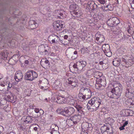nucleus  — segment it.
<instances>
[{"instance_id": "45", "label": "nucleus", "mask_w": 134, "mask_h": 134, "mask_svg": "<svg viewBox=\"0 0 134 134\" xmlns=\"http://www.w3.org/2000/svg\"><path fill=\"white\" fill-rule=\"evenodd\" d=\"M130 2L131 7L134 9V0H130Z\"/></svg>"}, {"instance_id": "64", "label": "nucleus", "mask_w": 134, "mask_h": 134, "mask_svg": "<svg viewBox=\"0 0 134 134\" xmlns=\"http://www.w3.org/2000/svg\"><path fill=\"white\" fill-rule=\"evenodd\" d=\"M99 64L101 65H102L103 64V62L102 61H101L99 62Z\"/></svg>"}, {"instance_id": "25", "label": "nucleus", "mask_w": 134, "mask_h": 134, "mask_svg": "<svg viewBox=\"0 0 134 134\" xmlns=\"http://www.w3.org/2000/svg\"><path fill=\"white\" fill-rule=\"evenodd\" d=\"M121 61V60L119 58H115L113 60V64L115 66H118L119 65Z\"/></svg>"}, {"instance_id": "43", "label": "nucleus", "mask_w": 134, "mask_h": 134, "mask_svg": "<svg viewBox=\"0 0 134 134\" xmlns=\"http://www.w3.org/2000/svg\"><path fill=\"white\" fill-rule=\"evenodd\" d=\"M130 59H128V61L127 62H128V63H127V64H130V63L131 64H133V60L132 59V57H130Z\"/></svg>"}, {"instance_id": "38", "label": "nucleus", "mask_w": 134, "mask_h": 134, "mask_svg": "<svg viewBox=\"0 0 134 134\" xmlns=\"http://www.w3.org/2000/svg\"><path fill=\"white\" fill-rule=\"evenodd\" d=\"M81 66H82V67L83 69V68L85 67L86 65V62L85 61H79Z\"/></svg>"}, {"instance_id": "12", "label": "nucleus", "mask_w": 134, "mask_h": 134, "mask_svg": "<svg viewBox=\"0 0 134 134\" xmlns=\"http://www.w3.org/2000/svg\"><path fill=\"white\" fill-rule=\"evenodd\" d=\"M74 108L72 107H66L64 108V116H68L70 115L74 112Z\"/></svg>"}, {"instance_id": "41", "label": "nucleus", "mask_w": 134, "mask_h": 134, "mask_svg": "<svg viewBox=\"0 0 134 134\" xmlns=\"http://www.w3.org/2000/svg\"><path fill=\"white\" fill-rule=\"evenodd\" d=\"M108 9L109 11H112V10L114 8V7L113 5H107Z\"/></svg>"}, {"instance_id": "63", "label": "nucleus", "mask_w": 134, "mask_h": 134, "mask_svg": "<svg viewBox=\"0 0 134 134\" xmlns=\"http://www.w3.org/2000/svg\"><path fill=\"white\" fill-rule=\"evenodd\" d=\"M25 63L26 64H28L29 63V62H28V60H26L25 61Z\"/></svg>"}, {"instance_id": "27", "label": "nucleus", "mask_w": 134, "mask_h": 134, "mask_svg": "<svg viewBox=\"0 0 134 134\" xmlns=\"http://www.w3.org/2000/svg\"><path fill=\"white\" fill-rule=\"evenodd\" d=\"M78 96V99L80 101L83 102L84 101L86 100L87 99L86 97L82 94V93H79Z\"/></svg>"}, {"instance_id": "20", "label": "nucleus", "mask_w": 134, "mask_h": 134, "mask_svg": "<svg viewBox=\"0 0 134 134\" xmlns=\"http://www.w3.org/2000/svg\"><path fill=\"white\" fill-rule=\"evenodd\" d=\"M75 107L77 109V111L79 113H80L81 114L83 113V108L81 104H80L79 103H76V104Z\"/></svg>"}, {"instance_id": "17", "label": "nucleus", "mask_w": 134, "mask_h": 134, "mask_svg": "<svg viewBox=\"0 0 134 134\" xmlns=\"http://www.w3.org/2000/svg\"><path fill=\"white\" fill-rule=\"evenodd\" d=\"M81 118V115L79 114H76L73 116L71 118V119L74 121L75 124H76L80 120Z\"/></svg>"}, {"instance_id": "54", "label": "nucleus", "mask_w": 134, "mask_h": 134, "mask_svg": "<svg viewBox=\"0 0 134 134\" xmlns=\"http://www.w3.org/2000/svg\"><path fill=\"white\" fill-rule=\"evenodd\" d=\"M128 124V121H126L123 124V125L125 126V127L126 126L127 124Z\"/></svg>"}, {"instance_id": "24", "label": "nucleus", "mask_w": 134, "mask_h": 134, "mask_svg": "<svg viewBox=\"0 0 134 134\" xmlns=\"http://www.w3.org/2000/svg\"><path fill=\"white\" fill-rule=\"evenodd\" d=\"M125 103L129 107H134V101H132L130 98L126 100Z\"/></svg>"}, {"instance_id": "5", "label": "nucleus", "mask_w": 134, "mask_h": 134, "mask_svg": "<svg viewBox=\"0 0 134 134\" xmlns=\"http://www.w3.org/2000/svg\"><path fill=\"white\" fill-rule=\"evenodd\" d=\"M82 93L88 99L92 96V93L90 89L86 87H82L80 91V93Z\"/></svg>"}, {"instance_id": "28", "label": "nucleus", "mask_w": 134, "mask_h": 134, "mask_svg": "<svg viewBox=\"0 0 134 134\" xmlns=\"http://www.w3.org/2000/svg\"><path fill=\"white\" fill-rule=\"evenodd\" d=\"M109 128L108 127L107 125L105 124L104 126L101 127V132H109Z\"/></svg>"}, {"instance_id": "46", "label": "nucleus", "mask_w": 134, "mask_h": 134, "mask_svg": "<svg viewBox=\"0 0 134 134\" xmlns=\"http://www.w3.org/2000/svg\"><path fill=\"white\" fill-rule=\"evenodd\" d=\"M97 1L101 4H105V0H97Z\"/></svg>"}, {"instance_id": "14", "label": "nucleus", "mask_w": 134, "mask_h": 134, "mask_svg": "<svg viewBox=\"0 0 134 134\" xmlns=\"http://www.w3.org/2000/svg\"><path fill=\"white\" fill-rule=\"evenodd\" d=\"M14 77L15 81L18 82L22 80L23 75L21 71H17L15 74Z\"/></svg>"}, {"instance_id": "44", "label": "nucleus", "mask_w": 134, "mask_h": 134, "mask_svg": "<svg viewBox=\"0 0 134 134\" xmlns=\"http://www.w3.org/2000/svg\"><path fill=\"white\" fill-rule=\"evenodd\" d=\"M101 8L102 10L104 11H109L107 5L106 6H103Z\"/></svg>"}, {"instance_id": "50", "label": "nucleus", "mask_w": 134, "mask_h": 134, "mask_svg": "<svg viewBox=\"0 0 134 134\" xmlns=\"http://www.w3.org/2000/svg\"><path fill=\"white\" fill-rule=\"evenodd\" d=\"M125 127L123 125L122 126H121L120 127H119V129L121 131L122 130H125Z\"/></svg>"}, {"instance_id": "56", "label": "nucleus", "mask_w": 134, "mask_h": 134, "mask_svg": "<svg viewBox=\"0 0 134 134\" xmlns=\"http://www.w3.org/2000/svg\"><path fill=\"white\" fill-rule=\"evenodd\" d=\"M35 111L36 113H38L39 112V110L38 109L36 108L34 110Z\"/></svg>"}, {"instance_id": "3", "label": "nucleus", "mask_w": 134, "mask_h": 134, "mask_svg": "<svg viewBox=\"0 0 134 134\" xmlns=\"http://www.w3.org/2000/svg\"><path fill=\"white\" fill-rule=\"evenodd\" d=\"M77 52L74 48H71L66 51V55L68 58H71L72 59H76L77 56Z\"/></svg>"}, {"instance_id": "1", "label": "nucleus", "mask_w": 134, "mask_h": 134, "mask_svg": "<svg viewBox=\"0 0 134 134\" xmlns=\"http://www.w3.org/2000/svg\"><path fill=\"white\" fill-rule=\"evenodd\" d=\"M101 99L98 98L94 97L88 102V103L91 106L90 108H88V110L90 111H96L101 104Z\"/></svg>"}, {"instance_id": "59", "label": "nucleus", "mask_w": 134, "mask_h": 134, "mask_svg": "<svg viewBox=\"0 0 134 134\" xmlns=\"http://www.w3.org/2000/svg\"><path fill=\"white\" fill-rule=\"evenodd\" d=\"M68 36L67 35H65L64 36V39H66L68 38Z\"/></svg>"}, {"instance_id": "18", "label": "nucleus", "mask_w": 134, "mask_h": 134, "mask_svg": "<svg viewBox=\"0 0 134 134\" xmlns=\"http://www.w3.org/2000/svg\"><path fill=\"white\" fill-rule=\"evenodd\" d=\"M102 49L105 54L110 53V47L108 44H105L102 47Z\"/></svg>"}, {"instance_id": "19", "label": "nucleus", "mask_w": 134, "mask_h": 134, "mask_svg": "<svg viewBox=\"0 0 134 134\" xmlns=\"http://www.w3.org/2000/svg\"><path fill=\"white\" fill-rule=\"evenodd\" d=\"M29 26L31 29H34L38 26V24L36 21L34 20H30L29 22Z\"/></svg>"}, {"instance_id": "47", "label": "nucleus", "mask_w": 134, "mask_h": 134, "mask_svg": "<svg viewBox=\"0 0 134 134\" xmlns=\"http://www.w3.org/2000/svg\"><path fill=\"white\" fill-rule=\"evenodd\" d=\"M63 14L62 13H59V15H58V17L60 19L63 18H64L63 16Z\"/></svg>"}, {"instance_id": "22", "label": "nucleus", "mask_w": 134, "mask_h": 134, "mask_svg": "<svg viewBox=\"0 0 134 134\" xmlns=\"http://www.w3.org/2000/svg\"><path fill=\"white\" fill-rule=\"evenodd\" d=\"M71 14L75 17H79L82 15V13L81 11L76 10L71 12Z\"/></svg>"}, {"instance_id": "23", "label": "nucleus", "mask_w": 134, "mask_h": 134, "mask_svg": "<svg viewBox=\"0 0 134 134\" xmlns=\"http://www.w3.org/2000/svg\"><path fill=\"white\" fill-rule=\"evenodd\" d=\"M62 85L59 81H57L53 84V87L55 89H57L61 87Z\"/></svg>"}, {"instance_id": "37", "label": "nucleus", "mask_w": 134, "mask_h": 134, "mask_svg": "<svg viewBox=\"0 0 134 134\" xmlns=\"http://www.w3.org/2000/svg\"><path fill=\"white\" fill-rule=\"evenodd\" d=\"M98 8V6L95 4V2H94V4H93V7H92V10H97Z\"/></svg>"}, {"instance_id": "26", "label": "nucleus", "mask_w": 134, "mask_h": 134, "mask_svg": "<svg viewBox=\"0 0 134 134\" xmlns=\"http://www.w3.org/2000/svg\"><path fill=\"white\" fill-rule=\"evenodd\" d=\"M24 117V119H26V120L24 121V122L27 123H31L33 120L32 117L31 116H28L27 117L25 116Z\"/></svg>"}, {"instance_id": "2", "label": "nucleus", "mask_w": 134, "mask_h": 134, "mask_svg": "<svg viewBox=\"0 0 134 134\" xmlns=\"http://www.w3.org/2000/svg\"><path fill=\"white\" fill-rule=\"evenodd\" d=\"M37 74L36 72L33 70H30L25 73L24 79L27 80L32 81L37 78Z\"/></svg>"}, {"instance_id": "29", "label": "nucleus", "mask_w": 134, "mask_h": 134, "mask_svg": "<svg viewBox=\"0 0 134 134\" xmlns=\"http://www.w3.org/2000/svg\"><path fill=\"white\" fill-rule=\"evenodd\" d=\"M114 92L113 91V89L107 93V95L109 97L115 99L116 96H114Z\"/></svg>"}, {"instance_id": "13", "label": "nucleus", "mask_w": 134, "mask_h": 134, "mask_svg": "<svg viewBox=\"0 0 134 134\" xmlns=\"http://www.w3.org/2000/svg\"><path fill=\"white\" fill-rule=\"evenodd\" d=\"M73 67L75 70L79 72H80L83 71L82 66L79 61L73 65Z\"/></svg>"}, {"instance_id": "8", "label": "nucleus", "mask_w": 134, "mask_h": 134, "mask_svg": "<svg viewBox=\"0 0 134 134\" xmlns=\"http://www.w3.org/2000/svg\"><path fill=\"white\" fill-rule=\"evenodd\" d=\"M66 83L67 84L71 85L73 88L77 87L79 85L77 80L76 78L73 77L69 78Z\"/></svg>"}, {"instance_id": "11", "label": "nucleus", "mask_w": 134, "mask_h": 134, "mask_svg": "<svg viewBox=\"0 0 134 134\" xmlns=\"http://www.w3.org/2000/svg\"><path fill=\"white\" fill-rule=\"evenodd\" d=\"M81 127L83 131H89L92 129L91 124L86 122H83L82 124Z\"/></svg>"}, {"instance_id": "48", "label": "nucleus", "mask_w": 134, "mask_h": 134, "mask_svg": "<svg viewBox=\"0 0 134 134\" xmlns=\"http://www.w3.org/2000/svg\"><path fill=\"white\" fill-rule=\"evenodd\" d=\"M88 131H84L82 130L81 132V134H88Z\"/></svg>"}, {"instance_id": "33", "label": "nucleus", "mask_w": 134, "mask_h": 134, "mask_svg": "<svg viewBox=\"0 0 134 134\" xmlns=\"http://www.w3.org/2000/svg\"><path fill=\"white\" fill-rule=\"evenodd\" d=\"M8 54L7 51H4L1 52V54L4 58H7L8 57Z\"/></svg>"}, {"instance_id": "55", "label": "nucleus", "mask_w": 134, "mask_h": 134, "mask_svg": "<svg viewBox=\"0 0 134 134\" xmlns=\"http://www.w3.org/2000/svg\"><path fill=\"white\" fill-rule=\"evenodd\" d=\"M90 1L89 2H88L87 3V5L89 7L90 5L91 4V1Z\"/></svg>"}, {"instance_id": "57", "label": "nucleus", "mask_w": 134, "mask_h": 134, "mask_svg": "<svg viewBox=\"0 0 134 134\" xmlns=\"http://www.w3.org/2000/svg\"><path fill=\"white\" fill-rule=\"evenodd\" d=\"M111 54V52H110V53H108V54H107V53H106V54H105V55L107 56H108V57H110V54Z\"/></svg>"}, {"instance_id": "6", "label": "nucleus", "mask_w": 134, "mask_h": 134, "mask_svg": "<svg viewBox=\"0 0 134 134\" xmlns=\"http://www.w3.org/2000/svg\"><path fill=\"white\" fill-rule=\"evenodd\" d=\"M119 19L116 17H112L110 18L107 21V25L111 27L113 25L116 26L120 23Z\"/></svg>"}, {"instance_id": "31", "label": "nucleus", "mask_w": 134, "mask_h": 134, "mask_svg": "<svg viewBox=\"0 0 134 134\" xmlns=\"http://www.w3.org/2000/svg\"><path fill=\"white\" fill-rule=\"evenodd\" d=\"M75 102L76 100L74 99L68 98L66 99V103H67L71 105H73L75 104Z\"/></svg>"}, {"instance_id": "7", "label": "nucleus", "mask_w": 134, "mask_h": 134, "mask_svg": "<svg viewBox=\"0 0 134 134\" xmlns=\"http://www.w3.org/2000/svg\"><path fill=\"white\" fill-rule=\"evenodd\" d=\"M48 39L51 43H58L60 40L59 37L54 34L50 35L48 37Z\"/></svg>"}, {"instance_id": "10", "label": "nucleus", "mask_w": 134, "mask_h": 134, "mask_svg": "<svg viewBox=\"0 0 134 134\" xmlns=\"http://www.w3.org/2000/svg\"><path fill=\"white\" fill-rule=\"evenodd\" d=\"M96 41L95 42L97 44H100L105 41V38L103 35L100 34L99 32H98L95 35Z\"/></svg>"}, {"instance_id": "49", "label": "nucleus", "mask_w": 134, "mask_h": 134, "mask_svg": "<svg viewBox=\"0 0 134 134\" xmlns=\"http://www.w3.org/2000/svg\"><path fill=\"white\" fill-rule=\"evenodd\" d=\"M51 134H60L59 132L57 131H55L51 132Z\"/></svg>"}, {"instance_id": "9", "label": "nucleus", "mask_w": 134, "mask_h": 134, "mask_svg": "<svg viewBox=\"0 0 134 134\" xmlns=\"http://www.w3.org/2000/svg\"><path fill=\"white\" fill-rule=\"evenodd\" d=\"M64 23L61 21H55L53 23L54 28L57 30H61L63 28Z\"/></svg>"}, {"instance_id": "4", "label": "nucleus", "mask_w": 134, "mask_h": 134, "mask_svg": "<svg viewBox=\"0 0 134 134\" xmlns=\"http://www.w3.org/2000/svg\"><path fill=\"white\" fill-rule=\"evenodd\" d=\"M122 86L120 84H118L117 86L113 89V91L115 94L114 96H116L115 99H117L120 97L122 93Z\"/></svg>"}, {"instance_id": "58", "label": "nucleus", "mask_w": 134, "mask_h": 134, "mask_svg": "<svg viewBox=\"0 0 134 134\" xmlns=\"http://www.w3.org/2000/svg\"><path fill=\"white\" fill-rule=\"evenodd\" d=\"M41 52H45L46 53V54L47 52L48 53V51L47 50V49H44V51H41Z\"/></svg>"}, {"instance_id": "30", "label": "nucleus", "mask_w": 134, "mask_h": 134, "mask_svg": "<svg viewBox=\"0 0 134 134\" xmlns=\"http://www.w3.org/2000/svg\"><path fill=\"white\" fill-rule=\"evenodd\" d=\"M125 116H132L133 111L130 110L126 109L125 111Z\"/></svg>"}, {"instance_id": "36", "label": "nucleus", "mask_w": 134, "mask_h": 134, "mask_svg": "<svg viewBox=\"0 0 134 134\" xmlns=\"http://www.w3.org/2000/svg\"><path fill=\"white\" fill-rule=\"evenodd\" d=\"M66 122H67L68 125L70 127L73 126L74 124H75L74 121L72 120L71 118L70 119L68 120Z\"/></svg>"}, {"instance_id": "35", "label": "nucleus", "mask_w": 134, "mask_h": 134, "mask_svg": "<svg viewBox=\"0 0 134 134\" xmlns=\"http://www.w3.org/2000/svg\"><path fill=\"white\" fill-rule=\"evenodd\" d=\"M56 111L58 113L64 116V109H63L61 108H58L56 110Z\"/></svg>"}, {"instance_id": "40", "label": "nucleus", "mask_w": 134, "mask_h": 134, "mask_svg": "<svg viewBox=\"0 0 134 134\" xmlns=\"http://www.w3.org/2000/svg\"><path fill=\"white\" fill-rule=\"evenodd\" d=\"M7 102V101H6L5 99L4 98L0 102V104L2 105H4L6 104Z\"/></svg>"}, {"instance_id": "61", "label": "nucleus", "mask_w": 134, "mask_h": 134, "mask_svg": "<svg viewBox=\"0 0 134 134\" xmlns=\"http://www.w3.org/2000/svg\"><path fill=\"white\" fill-rule=\"evenodd\" d=\"M34 130L35 131H37V128L36 127H35L34 128Z\"/></svg>"}, {"instance_id": "42", "label": "nucleus", "mask_w": 134, "mask_h": 134, "mask_svg": "<svg viewBox=\"0 0 134 134\" xmlns=\"http://www.w3.org/2000/svg\"><path fill=\"white\" fill-rule=\"evenodd\" d=\"M40 82H41V83H42V84H43V86H41V88L42 89H43V88L44 87H46V86L47 85V83L46 82V83H44L43 82H42V81H40Z\"/></svg>"}, {"instance_id": "53", "label": "nucleus", "mask_w": 134, "mask_h": 134, "mask_svg": "<svg viewBox=\"0 0 134 134\" xmlns=\"http://www.w3.org/2000/svg\"><path fill=\"white\" fill-rule=\"evenodd\" d=\"M94 1H91V4L90 5V6L89 7L90 8V9H92V7H93V4H94Z\"/></svg>"}, {"instance_id": "52", "label": "nucleus", "mask_w": 134, "mask_h": 134, "mask_svg": "<svg viewBox=\"0 0 134 134\" xmlns=\"http://www.w3.org/2000/svg\"><path fill=\"white\" fill-rule=\"evenodd\" d=\"M125 130L127 132H129L130 131V128L129 127H126V126L125 127Z\"/></svg>"}, {"instance_id": "15", "label": "nucleus", "mask_w": 134, "mask_h": 134, "mask_svg": "<svg viewBox=\"0 0 134 134\" xmlns=\"http://www.w3.org/2000/svg\"><path fill=\"white\" fill-rule=\"evenodd\" d=\"M57 99H55V101L58 104L66 103V99L64 97L61 96H57L56 97Z\"/></svg>"}, {"instance_id": "32", "label": "nucleus", "mask_w": 134, "mask_h": 134, "mask_svg": "<svg viewBox=\"0 0 134 134\" xmlns=\"http://www.w3.org/2000/svg\"><path fill=\"white\" fill-rule=\"evenodd\" d=\"M128 57L126 55H124L122 56V58L121 61L122 62H124L126 64H127V63H128L127 62V60H128Z\"/></svg>"}, {"instance_id": "16", "label": "nucleus", "mask_w": 134, "mask_h": 134, "mask_svg": "<svg viewBox=\"0 0 134 134\" xmlns=\"http://www.w3.org/2000/svg\"><path fill=\"white\" fill-rule=\"evenodd\" d=\"M4 98L6 101L12 102L14 101V97L12 93L10 92L8 93Z\"/></svg>"}, {"instance_id": "21", "label": "nucleus", "mask_w": 134, "mask_h": 134, "mask_svg": "<svg viewBox=\"0 0 134 134\" xmlns=\"http://www.w3.org/2000/svg\"><path fill=\"white\" fill-rule=\"evenodd\" d=\"M133 96L132 93V91L131 89L127 88L125 91V96L128 98H131Z\"/></svg>"}, {"instance_id": "51", "label": "nucleus", "mask_w": 134, "mask_h": 134, "mask_svg": "<svg viewBox=\"0 0 134 134\" xmlns=\"http://www.w3.org/2000/svg\"><path fill=\"white\" fill-rule=\"evenodd\" d=\"M12 84L10 83H9V84H8V90L9 89V88H10L11 87H12Z\"/></svg>"}, {"instance_id": "34", "label": "nucleus", "mask_w": 134, "mask_h": 134, "mask_svg": "<svg viewBox=\"0 0 134 134\" xmlns=\"http://www.w3.org/2000/svg\"><path fill=\"white\" fill-rule=\"evenodd\" d=\"M44 66H45V68L48 69L50 67V63L48 60H46L44 61Z\"/></svg>"}, {"instance_id": "62", "label": "nucleus", "mask_w": 134, "mask_h": 134, "mask_svg": "<svg viewBox=\"0 0 134 134\" xmlns=\"http://www.w3.org/2000/svg\"><path fill=\"white\" fill-rule=\"evenodd\" d=\"M7 134H15L14 132H10V133H9L8 134L7 133Z\"/></svg>"}, {"instance_id": "60", "label": "nucleus", "mask_w": 134, "mask_h": 134, "mask_svg": "<svg viewBox=\"0 0 134 134\" xmlns=\"http://www.w3.org/2000/svg\"><path fill=\"white\" fill-rule=\"evenodd\" d=\"M54 126H55V127H58V126L57 125H56L55 124L52 125L51 126V127H53Z\"/></svg>"}, {"instance_id": "39", "label": "nucleus", "mask_w": 134, "mask_h": 134, "mask_svg": "<svg viewBox=\"0 0 134 134\" xmlns=\"http://www.w3.org/2000/svg\"><path fill=\"white\" fill-rule=\"evenodd\" d=\"M102 85L101 84L98 83H96L95 84V87L96 88L98 89H99L102 87Z\"/></svg>"}]
</instances>
